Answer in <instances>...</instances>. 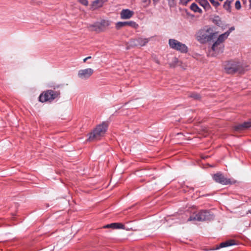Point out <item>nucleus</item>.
<instances>
[{
    "instance_id": "f257e3e1",
    "label": "nucleus",
    "mask_w": 251,
    "mask_h": 251,
    "mask_svg": "<svg viewBox=\"0 0 251 251\" xmlns=\"http://www.w3.org/2000/svg\"><path fill=\"white\" fill-rule=\"evenodd\" d=\"M217 36V32H214L213 28L205 26L199 31L197 34V39L201 43L210 41Z\"/></svg>"
},
{
    "instance_id": "f03ea898",
    "label": "nucleus",
    "mask_w": 251,
    "mask_h": 251,
    "mask_svg": "<svg viewBox=\"0 0 251 251\" xmlns=\"http://www.w3.org/2000/svg\"><path fill=\"white\" fill-rule=\"evenodd\" d=\"M109 126L108 122H103L98 125L93 131L88 134V140L93 141L99 140L106 133Z\"/></svg>"
},
{
    "instance_id": "7ed1b4c3",
    "label": "nucleus",
    "mask_w": 251,
    "mask_h": 251,
    "mask_svg": "<svg viewBox=\"0 0 251 251\" xmlns=\"http://www.w3.org/2000/svg\"><path fill=\"white\" fill-rule=\"evenodd\" d=\"M224 67L225 72L229 74L242 73L245 71L244 66L241 63L234 60L225 62Z\"/></svg>"
},
{
    "instance_id": "20e7f679",
    "label": "nucleus",
    "mask_w": 251,
    "mask_h": 251,
    "mask_svg": "<svg viewBox=\"0 0 251 251\" xmlns=\"http://www.w3.org/2000/svg\"><path fill=\"white\" fill-rule=\"evenodd\" d=\"M213 218V215L206 210H202L198 213H194L188 219V221H203L210 220Z\"/></svg>"
},
{
    "instance_id": "39448f33",
    "label": "nucleus",
    "mask_w": 251,
    "mask_h": 251,
    "mask_svg": "<svg viewBox=\"0 0 251 251\" xmlns=\"http://www.w3.org/2000/svg\"><path fill=\"white\" fill-rule=\"evenodd\" d=\"M60 95L59 91L49 90L43 92L39 96V101L42 102H51Z\"/></svg>"
},
{
    "instance_id": "423d86ee",
    "label": "nucleus",
    "mask_w": 251,
    "mask_h": 251,
    "mask_svg": "<svg viewBox=\"0 0 251 251\" xmlns=\"http://www.w3.org/2000/svg\"><path fill=\"white\" fill-rule=\"evenodd\" d=\"M169 45L171 49L180 52L181 53H185L188 51V48L185 44L174 39H170L169 40Z\"/></svg>"
},
{
    "instance_id": "0eeeda50",
    "label": "nucleus",
    "mask_w": 251,
    "mask_h": 251,
    "mask_svg": "<svg viewBox=\"0 0 251 251\" xmlns=\"http://www.w3.org/2000/svg\"><path fill=\"white\" fill-rule=\"evenodd\" d=\"M111 22L108 20L103 19L100 22H96L93 25H90L91 30L97 32L104 31L110 25Z\"/></svg>"
},
{
    "instance_id": "6e6552de",
    "label": "nucleus",
    "mask_w": 251,
    "mask_h": 251,
    "mask_svg": "<svg viewBox=\"0 0 251 251\" xmlns=\"http://www.w3.org/2000/svg\"><path fill=\"white\" fill-rule=\"evenodd\" d=\"M214 180L218 183L223 185H228L234 184L236 181L232 180L230 178L225 177L223 174L221 173H217L213 176Z\"/></svg>"
},
{
    "instance_id": "1a4fd4ad",
    "label": "nucleus",
    "mask_w": 251,
    "mask_h": 251,
    "mask_svg": "<svg viewBox=\"0 0 251 251\" xmlns=\"http://www.w3.org/2000/svg\"><path fill=\"white\" fill-rule=\"evenodd\" d=\"M94 72V70L92 68L81 69L78 71L77 76L81 79L86 80L92 75Z\"/></svg>"
},
{
    "instance_id": "9d476101",
    "label": "nucleus",
    "mask_w": 251,
    "mask_h": 251,
    "mask_svg": "<svg viewBox=\"0 0 251 251\" xmlns=\"http://www.w3.org/2000/svg\"><path fill=\"white\" fill-rule=\"evenodd\" d=\"M125 26H129L135 29H137L139 26L134 21L119 22L116 25L117 29H119Z\"/></svg>"
},
{
    "instance_id": "9b49d317",
    "label": "nucleus",
    "mask_w": 251,
    "mask_h": 251,
    "mask_svg": "<svg viewBox=\"0 0 251 251\" xmlns=\"http://www.w3.org/2000/svg\"><path fill=\"white\" fill-rule=\"evenodd\" d=\"M224 48V46L223 44H219L218 43L217 45L216 44V41L213 44L211 50L214 52L212 54V55L214 56L215 54H218L220 52H222L223 51V50Z\"/></svg>"
},
{
    "instance_id": "f8f14e48",
    "label": "nucleus",
    "mask_w": 251,
    "mask_h": 251,
    "mask_svg": "<svg viewBox=\"0 0 251 251\" xmlns=\"http://www.w3.org/2000/svg\"><path fill=\"white\" fill-rule=\"evenodd\" d=\"M134 12L128 9H123L120 13L122 19H128L133 16Z\"/></svg>"
},
{
    "instance_id": "ddd939ff",
    "label": "nucleus",
    "mask_w": 251,
    "mask_h": 251,
    "mask_svg": "<svg viewBox=\"0 0 251 251\" xmlns=\"http://www.w3.org/2000/svg\"><path fill=\"white\" fill-rule=\"evenodd\" d=\"M149 42V39L147 38H138L134 39L132 41L133 45L135 46H144L146 45Z\"/></svg>"
},
{
    "instance_id": "4468645a",
    "label": "nucleus",
    "mask_w": 251,
    "mask_h": 251,
    "mask_svg": "<svg viewBox=\"0 0 251 251\" xmlns=\"http://www.w3.org/2000/svg\"><path fill=\"white\" fill-rule=\"evenodd\" d=\"M250 127H251V120L245 122L242 124L235 126L234 130L236 131H241L245 130Z\"/></svg>"
},
{
    "instance_id": "2eb2a0df",
    "label": "nucleus",
    "mask_w": 251,
    "mask_h": 251,
    "mask_svg": "<svg viewBox=\"0 0 251 251\" xmlns=\"http://www.w3.org/2000/svg\"><path fill=\"white\" fill-rule=\"evenodd\" d=\"M124 225L121 223H112L108 224L103 226V228H112L113 229H123L124 228Z\"/></svg>"
},
{
    "instance_id": "dca6fc26",
    "label": "nucleus",
    "mask_w": 251,
    "mask_h": 251,
    "mask_svg": "<svg viewBox=\"0 0 251 251\" xmlns=\"http://www.w3.org/2000/svg\"><path fill=\"white\" fill-rule=\"evenodd\" d=\"M228 32H225L224 33H223L221 34L216 41V44H218L219 43V44H223V43L227 38L228 37Z\"/></svg>"
},
{
    "instance_id": "f3484780",
    "label": "nucleus",
    "mask_w": 251,
    "mask_h": 251,
    "mask_svg": "<svg viewBox=\"0 0 251 251\" xmlns=\"http://www.w3.org/2000/svg\"><path fill=\"white\" fill-rule=\"evenodd\" d=\"M235 241L234 240H228L227 241H226L225 242L221 243L219 247L217 248V249H218L219 248H224V247H227L230 246L231 245H235Z\"/></svg>"
},
{
    "instance_id": "a211bd4d",
    "label": "nucleus",
    "mask_w": 251,
    "mask_h": 251,
    "mask_svg": "<svg viewBox=\"0 0 251 251\" xmlns=\"http://www.w3.org/2000/svg\"><path fill=\"white\" fill-rule=\"evenodd\" d=\"M181 62L175 57L173 58L172 62L169 63V65L171 67H175L176 66H181Z\"/></svg>"
},
{
    "instance_id": "6ab92c4d",
    "label": "nucleus",
    "mask_w": 251,
    "mask_h": 251,
    "mask_svg": "<svg viewBox=\"0 0 251 251\" xmlns=\"http://www.w3.org/2000/svg\"><path fill=\"white\" fill-rule=\"evenodd\" d=\"M199 3L205 10H208L210 8V5L207 0H200Z\"/></svg>"
},
{
    "instance_id": "aec40b11",
    "label": "nucleus",
    "mask_w": 251,
    "mask_h": 251,
    "mask_svg": "<svg viewBox=\"0 0 251 251\" xmlns=\"http://www.w3.org/2000/svg\"><path fill=\"white\" fill-rule=\"evenodd\" d=\"M190 8L192 11H193L195 12H199L200 13H201L202 12L201 9H200L198 6V5L195 3H193L191 4Z\"/></svg>"
},
{
    "instance_id": "412c9836",
    "label": "nucleus",
    "mask_w": 251,
    "mask_h": 251,
    "mask_svg": "<svg viewBox=\"0 0 251 251\" xmlns=\"http://www.w3.org/2000/svg\"><path fill=\"white\" fill-rule=\"evenodd\" d=\"M213 22L218 25H220L221 23H222V22H221V20L220 18V17L219 16H215L214 17L213 19Z\"/></svg>"
},
{
    "instance_id": "4be33fe9",
    "label": "nucleus",
    "mask_w": 251,
    "mask_h": 251,
    "mask_svg": "<svg viewBox=\"0 0 251 251\" xmlns=\"http://www.w3.org/2000/svg\"><path fill=\"white\" fill-rule=\"evenodd\" d=\"M224 8L226 10H229L230 8V1L226 0L225 2L224 5Z\"/></svg>"
},
{
    "instance_id": "5701e85b",
    "label": "nucleus",
    "mask_w": 251,
    "mask_h": 251,
    "mask_svg": "<svg viewBox=\"0 0 251 251\" xmlns=\"http://www.w3.org/2000/svg\"><path fill=\"white\" fill-rule=\"evenodd\" d=\"M189 97L192 98L195 100H199L201 98L200 95L197 93H193L191 94Z\"/></svg>"
},
{
    "instance_id": "b1692460",
    "label": "nucleus",
    "mask_w": 251,
    "mask_h": 251,
    "mask_svg": "<svg viewBox=\"0 0 251 251\" xmlns=\"http://www.w3.org/2000/svg\"><path fill=\"white\" fill-rule=\"evenodd\" d=\"M210 2L213 4L214 6L215 7H218L220 5V3L219 2L215 1V0H209Z\"/></svg>"
},
{
    "instance_id": "393cba45",
    "label": "nucleus",
    "mask_w": 251,
    "mask_h": 251,
    "mask_svg": "<svg viewBox=\"0 0 251 251\" xmlns=\"http://www.w3.org/2000/svg\"><path fill=\"white\" fill-rule=\"evenodd\" d=\"M235 8L239 10L241 8V3L239 0H237L235 3Z\"/></svg>"
},
{
    "instance_id": "a878e982",
    "label": "nucleus",
    "mask_w": 251,
    "mask_h": 251,
    "mask_svg": "<svg viewBox=\"0 0 251 251\" xmlns=\"http://www.w3.org/2000/svg\"><path fill=\"white\" fill-rule=\"evenodd\" d=\"M78 1L81 3L82 4L87 6L88 4V2L87 0H78Z\"/></svg>"
},
{
    "instance_id": "bb28decb",
    "label": "nucleus",
    "mask_w": 251,
    "mask_h": 251,
    "mask_svg": "<svg viewBox=\"0 0 251 251\" xmlns=\"http://www.w3.org/2000/svg\"><path fill=\"white\" fill-rule=\"evenodd\" d=\"M235 29L234 27L232 26L230 27L227 31L226 32H228V35H229L230 33Z\"/></svg>"
},
{
    "instance_id": "cd10ccee",
    "label": "nucleus",
    "mask_w": 251,
    "mask_h": 251,
    "mask_svg": "<svg viewBox=\"0 0 251 251\" xmlns=\"http://www.w3.org/2000/svg\"><path fill=\"white\" fill-rule=\"evenodd\" d=\"M183 3L186 4L188 2L191 1V0H181Z\"/></svg>"
},
{
    "instance_id": "c85d7f7f",
    "label": "nucleus",
    "mask_w": 251,
    "mask_h": 251,
    "mask_svg": "<svg viewBox=\"0 0 251 251\" xmlns=\"http://www.w3.org/2000/svg\"><path fill=\"white\" fill-rule=\"evenodd\" d=\"M154 61L158 64H160V62L157 59H154Z\"/></svg>"
},
{
    "instance_id": "c756f323",
    "label": "nucleus",
    "mask_w": 251,
    "mask_h": 251,
    "mask_svg": "<svg viewBox=\"0 0 251 251\" xmlns=\"http://www.w3.org/2000/svg\"><path fill=\"white\" fill-rule=\"evenodd\" d=\"M87 60H88V59H87V58H85L83 59V62H85Z\"/></svg>"
},
{
    "instance_id": "7c9ffc66",
    "label": "nucleus",
    "mask_w": 251,
    "mask_h": 251,
    "mask_svg": "<svg viewBox=\"0 0 251 251\" xmlns=\"http://www.w3.org/2000/svg\"><path fill=\"white\" fill-rule=\"evenodd\" d=\"M86 58H87V59H89L91 58V56H88V57H87Z\"/></svg>"
},
{
    "instance_id": "2f4dec72",
    "label": "nucleus",
    "mask_w": 251,
    "mask_h": 251,
    "mask_svg": "<svg viewBox=\"0 0 251 251\" xmlns=\"http://www.w3.org/2000/svg\"><path fill=\"white\" fill-rule=\"evenodd\" d=\"M154 2H156L158 0H152Z\"/></svg>"
},
{
    "instance_id": "473e14b6",
    "label": "nucleus",
    "mask_w": 251,
    "mask_h": 251,
    "mask_svg": "<svg viewBox=\"0 0 251 251\" xmlns=\"http://www.w3.org/2000/svg\"><path fill=\"white\" fill-rule=\"evenodd\" d=\"M220 1H223V0H220Z\"/></svg>"
}]
</instances>
